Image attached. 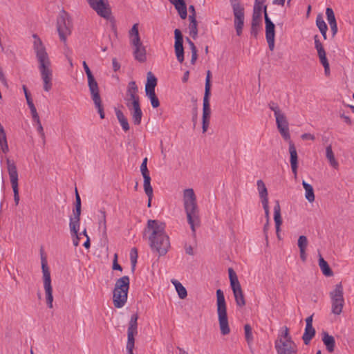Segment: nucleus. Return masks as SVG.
I'll use <instances>...</instances> for the list:
<instances>
[{
  "mask_svg": "<svg viewBox=\"0 0 354 354\" xmlns=\"http://www.w3.org/2000/svg\"><path fill=\"white\" fill-rule=\"evenodd\" d=\"M149 234V246L160 256L165 255L170 248L169 238L165 233V224L158 220H149L144 235Z\"/></svg>",
  "mask_w": 354,
  "mask_h": 354,
  "instance_id": "obj_1",
  "label": "nucleus"
},
{
  "mask_svg": "<svg viewBox=\"0 0 354 354\" xmlns=\"http://www.w3.org/2000/svg\"><path fill=\"white\" fill-rule=\"evenodd\" d=\"M32 37L35 39L33 48L39 64L38 68L44 84L43 88L45 91L48 92L53 87L51 62L46 47L40 38L36 34H34Z\"/></svg>",
  "mask_w": 354,
  "mask_h": 354,
  "instance_id": "obj_2",
  "label": "nucleus"
},
{
  "mask_svg": "<svg viewBox=\"0 0 354 354\" xmlns=\"http://www.w3.org/2000/svg\"><path fill=\"white\" fill-rule=\"evenodd\" d=\"M183 205L187 223L190 225L193 235L195 236L196 227L201 225V218L196 196L193 189L188 188L183 191Z\"/></svg>",
  "mask_w": 354,
  "mask_h": 354,
  "instance_id": "obj_3",
  "label": "nucleus"
},
{
  "mask_svg": "<svg viewBox=\"0 0 354 354\" xmlns=\"http://www.w3.org/2000/svg\"><path fill=\"white\" fill-rule=\"evenodd\" d=\"M216 306L221 333L223 335H227L230 333V328L227 314L226 301L223 292L221 289L216 290Z\"/></svg>",
  "mask_w": 354,
  "mask_h": 354,
  "instance_id": "obj_4",
  "label": "nucleus"
},
{
  "mask_svg": "<svg viewBox=\"0 0 354 354\" xmlns=\"http://www.w3.org/2000/svg\"><path fill=\"white\" fill-rule=\"evenodd\" d=\"M129 288V278L128 276L122 277L116 281L113 292V302L115 308H120L125 305Z\"/></svg>",
  "mask_w": 354,
  "mask_h": 354,
  "instance_id": "obj_5",
  "label": "nucleus"
},
{
  "mask_svg": "<svg viewBox=\"0 0 354 354\" xmlns=\"http://www.w3.org/2000/svg\"><path fill=\"white\" fill-rule=\"evenodd\" d=\"M277 354H297V346L292 340L289 329L285 326L284 331L274 342Z\"/></svg>",
  "mask_w": 354,
  "mask_h": 354,
  "instance_id": "obj_6",
  "label": "nucleus"
},
{
  "mask_svg": "<svg viewBox=\"0 0 354 354\" xmlns=\"http://www.w3.org/2000/svg\"><path fill=\"white\" fill-rule=\"evenodd\" d=\"M73 22L70 15L64 10H62L57 18V30L60 40L66 44L68 36L71 34Z\"/></svg>",
  "mask_w": 354,
  "mask_h": 354,
  "instance_id": "obj_7",
  "label": "nucleus"
},
{
  "mask_svg": "<svg viewBox=\"0 0 354 354\" xmlns=\"http://www.w3.org/2000/svg\"><path fill=\"white\" fill-rule=\"evenodd\" d=\"M331 299V313L339 315L342 313L344 306V290L342 283L335 285L333 291L329 293Z\"/></svg>",
  "mask_w": 354,
  "mask_h": 354,
  "instance_id": "obj_8",
  "label": "nucleus"
},
{
  "mask_svg": "<svg viewBox=\"0 0 354 354\" xmlns=\"http://www.w3.org/2000/svg\"><path fill=\"white\" fill-rule=\"evenodd\" d=\"M41 269L47 306L49 308H52L53 307V288L51 285L50 273L47 266L46 258H41Z\"/></svg>",
  "mask_w": 354,
  "mask_h": 354,
  "instance_id": "obj_9",
  "label": "nucleus"
},
{
  "mask_svg": "<svg viewBox=\"0 0 354 354\" xmlns=\"http://www.w3.org/2000/svg\"><path fill=\"white\" fill-rule=\"evenodd\" d=\"M228 273L236 304L239 307H243L245 305V299L237 275L232 268L228 269Z\"/></svg>",
  "mask_w": 354,
  "mask_h": 354,
  "instance_id": "obj_10",
  "label": "nucleus"
},
{
  "mask_svg": "<svg viewBox=\"0 0 354 354\" xmlns=\"http://www.w3.org/2000/svg\"><path fill=\"white\" fill-rule=\"evenodd\" d=\"M234 17V28L238 36L242 34L244 26V8L241 5L240 0H230Z\"/></svg>",
  "mask_w": 354,
  "mask_h": 354,
  "instance_id": "obj_11",
  "label": "nucleus"
},
{
  "mask_svg": "<svg viewBox=\"0 0 354 354\" xmlns=\"http://www.w3.org/2000/svg\"><path fill=\"white\" fill-rule=\"evenodd\" d=\"M6 162L10 183L13 190L15 203V205H18L19 202V195L18 185V172L17 167L15 163L13 161L10 160L9 158H7Z\"/></svg>",
  "mask_w": 354,
  "mask_h": 354,
  "instance_id": "obj_12",
  "label": "nucleus"
},
{
  "mask_svg": "<svg viewBox=\"0 0 354 354\" xmlns=\"http://www.w3.org/2000/svg\"><path fill=\"white\" fill-rule=\"evenodd\" d=\"M138 319L137 313L131 315L127 330V350L129 354H133L135 339L134 336L138 333Z\"/></svg>",
  "mask_w": 354,
  "mask_h": 354,
  "instance_id": "obj_13",
  "label": "nucleus"
},
{
  "mask_svg": "<svg viewBox=\"0 0 354 354\" xmlns=\"http://www.w3.org/2000/svg\"><path fill=\"white\" fill-rule=\"evenodd\" d=\"M263 12L266 23V37L268 44L269 49L272 51L274 48L275 26L268 17L266 6L263 8Z\"/></svg>",
  "mask_w": 354,
  "mask_h": 354,
  "instance_id": "obj_14",
  "label": "nucleus"
},
{
  "mask_svg": "<svg viewBox=\"0 0 354 354\" xmlns=\"http://www.w3.org/2000/svg\"><path fill=\"white\" fill-rule=\"evenodd\" d=\"M90 7L101 17L107 20L111 19V9L107 0H97L91 3Z\"/></svg>",
  "mask_w": 354,
  "mask_h": 354,
  "instance_id": "obj_15",
  "label": "nucleus"
},
{
  "mask_svg": "<svg viewBox=\"0 0 354 354\" xmlns=\"http://www.w3.org/2000/svg\"><path fill=\"white\" fill-rule=\"evenodd\" d=\"M315 48L317 51V55L319 59L320 63L324 68L325 74L328 75L330 73V66L328 59L326 58V51L321 41L319 39L318 35L314 36Z\"/></svg>",
  "mask_w": 354,
  "mask_h": 354,
  "instance_id": "obj_16",
  "label": "nucleus"
},
{
  "mask_svg": "<svg viewBox=\"0 0 354 354\" xmlns=\"http://www.w3.org/2000/svg\"><path fill=\"white\" fill-rule=\"evenodd\" d=\"M275 118L277 129L283 138L286 141L290 140L288 122L285 114L283 113Z\"/></svg>",
  "mask_w": 354,
  "mask_h": 354,
  "instance_id": "obj_17",
  "label": "nucleus"
},
{
  "mask_svg": "<svg viewBox=\"0 0 354 354\" xmlns=\"http://www.w3.org/2000/svg\"><path fill=\"white\" fill-rule=\"evenodd\" d=\"M130 44L133 48V55L135 59L142 63L145 62L147 59V50L142 41L131 42Z\"/></svg>",
  "mask_w": 354,
  "mask_h": 354,
  "instance_id": "obj_18",
  "label": "nucleus"
},
{
  "mask_svg": "<svg viewBox=\"0 0 354 354\" xmlns=\"http://www.w3.org/2000/svg\"><path fill=\"white\" fill-rule=\"evenodd\" d=\"M175 35V53L178 61L182 63L184 60L183 37L179 29L174 30Z\"/></svg>",
  "mask_w": 354,
  "mask_h": 354,
  "instance_id": "obj_19",
  "label": "nucleus"
},
{
  "mask_svg": "<svg viewBox=\"0 0 354 354\" xmlns=\"http://www.w3.org/2000/svg\"><path fill=\"white\" fill-rule=\"evenodd\" d=\"M138 88L135 81H131L129 82L127 89V93L124 98H129L133 100V104H139L140 98L138 95Z\"/></svg>",
  "mask_w": 354,
  "mask_h": 354,
  "instance_id": "obj_20",
  "label": "nucleus"
},
{
  "mask_svg": "<svg viewBox=\"0 0 354 354\" xmlns=\"http://www.w3.org/2000/svg\"><path fill=\"white\" fill-rule=\"evenodd\" d=\"M289 142V152L290 155V162L291 165V169L292 173L295 174V176H297V168H298V156L297 152L296 150V147L291 140H288Z\"/></svg>",
  "mask_w": 354,
  "mask_h": 354,
  "instance_id": "obj_21",
  "label": "nucleus"
},
{
  "mask_svg": "<svg viewBox=\"0 0 354 354\" xmlns=\"http://www.w3.org/2000/svg\"><path fill=\"white\" fill-rule=\"evenodd\" d=\"M210 115H211V109L209 101L203 100V132L205 133L207 131V129L209 125L210 121Z\"/></svg>",
  "mask_w": 354,
  "mask_h": 354,
  "instance_id": "obj_22",
  "label": "nucleus"
},
{
  "mask_svg": "<svg viewBox=\"0 0 354 354\" xmlns=\"http://www.w3.org/2000/svg\"><path fill=\"white\" fill-rule=\"evenodd\" d=\"M84 69L87 75L88 78V85L89 88L90 92H94L96 90L99 89L97 82H96L94 76L93 75L89 67L88 66L86 62L85 61L82 63Z\"/></svg>",
  "mask_w": 354,
  "mask_h": 354,
  "instance_id": "obj_23",
  "label": "nucleus"
},
{
  "mask_svg": "<svg viewBox=\"0 0 354 354\" xmlns=\"http://www.w3.org/2000/svg\"><path fill=\"white\" fill-rule=\"evenodd\" d=\"M322 342L326 346V350L328 353H333L335 351V340L333 336L329 335L326 331H323L322 333Z\"/></svg>",
  "mask_w": 354,
  "mask_h": 354,
  "instance_id": "obj_24",
  "label": "nucleus"
},
{
  "mask_svg": "<svg viewBox=\"0 0 354 354\" xmlns=\"http://www.w3.org/2000/svg\"><path fill=\"white\" fill-rule=\"evenodd\" d=\"M91 95V98L95 104V107L97 109V111L100 114V118H104V113L103 106L102 104V100L100 95V91L96 90L94 92H90Z\"/></svg>",
  "mask_w": 354,
  "mask_h": 354,
  "instance_id": "obj_25",
  "label": "nucleus"
},
{
  "mask_svg": "<svg viewBox=\"0 0 354 354\" xmlns=\"http://www.w3.org/2000/svg\"><path fill=\"white\" fill-rule=\"evenodd\" d=\"M80 214L73 213V215L70 217L69 228L71 235H77L80 230Z\"/></svg>",
  "mask_w": 354,
  "mask_h": 354,
  "instance_id": "obj_26",
  "label": "nucleus"
},
{
  "mask_svg": "<svg viewBox=\"0 0 354 354\" xmlns=\"http://www.w3.org/2000/svg\"><path fill=\"white\" fill-rule=\"evenodd\" d=\"M132 120L135 125H139L141 123L142 111L140 108V104H133V108L131 111Z\"/></svg>",
  "mask_w": 354,
  "mask_h": 354,
  "instance_id": "obj_27",
  "label": "nucleus"
},
{
  "mask_svg": "<svg viewBox=\"0 0 354 354\" xmlns=\"http://www.w3.org/2000/svg\"><path fill=\"white\" fill-rule=\"evenodd\" d=\"M257 189L259 194V197L261 198V203H263L268 202V190L266 187L264 182L262 180H258L257 182Z\"/></svg>",
  "mask_w": 354,
  "mask_h": 354,
  "instance_id": "obj_28",
  "label": "nucleus"
},
{
  "mask_svg": "<svg viewBox=\"0 0 354 354\" xmlns=\"http://www.w3.org/2000/svg\"><path fill=\"white\" fill-rule=\"evenodd\" d=\"M319 266L325 276L331 277L333 275V272L330 269L328 263L324 260L321 254L319 255Z\"/></svg>",
  "mask_w": 354,
  "mask_h": 354,
  "instance_id": "obj_29",
  "label": "nucleus"
},
{
  "mask_svg": "<svg viewBox=\"0 0 354 354\" xmlns=\"http://www.w3.org/2000/svg\"><path fill=\"white\" fill-rule=\"evenodd\" d=\"M157 85V78L153 74L149 71L147 73V80L145 85V92L149 91H155V87Z\"/></svg>",
  "mask_w": 354,
  "mask_h": 354,
  "instance_id": "obj_30",
  "label": "nucleus"
},
{
  "mask_svg": "<svg viewBox=\"0 0 354 354\" xmlns=\"http://www.w3.org/2000/svg\"><path fill=\"white\" fill-rule=\"evenodd\" d=\"M315 335V329L313 326H306L304 333L302 336V339L306 345H308L310 340Z\"/></svg>",
  "mask_w": 354,
  "mask_h": 354,
  "instance_id": "obj_31",
  "label": "nucleus"
},
{
  "mask_svg": "<svg viewBox=\"0 0 354 354\" xmlns=\"http://www.w3.org/2000/svg\"><path fill=\"white\" fill-rule=\"evenodd\" d=\"M326 156L328 159L330 165L335 169H337L339 167V163L335 158V155L332 150L331 145H328L326 149Z\"/></svg>",
  "mask_w": 354,
  "mask_h": 354,
  "instance_id": "obj_32",
  "label": "nucleus"
},
{
  "mask_svg": "<svg viewBox=\"0 0 354 354\" xmlns=\"http://www.w3.org/2000/svg\"><path fill=\"white\" fill-rule=\"evenodd\" d=\"M116 117L124 131L129 130V124L127 118L124 116V113L119 109L115 110Z\"/></svg>",
  "mask_w": 354,
  "mask_h": 354,
  "instance_id": "obj_33",
  "label": "nucleus"
},
{
  "mask_svg": "<svg viewBox=\"0 0 354 354\" xmlns=\"http://www.w3.org/2000/svg\"><path fill=\"white\" fill-rule=\"evenodd\" d=\"M302 185L305 189V197L310 202L312 203L315 201L314 189L311 185L303 180Z\"/></svg>",
  "mask_w": 354,
  "mask_h": 354,
  "instance_id": "obj_34",
  "label": "nucleus"
},
{
  "mask_svg": "<svg viewBox=\"0 0 354 354\" xmlns=\"http://www.w3.org/2000/svg\"><path fill=\"white\" fill-rule=\"evenodd\" d=\"M274 220L276 228H279L282 223V219L281 216V208L278 201L275 202L274 207Z\"/></svg>",
  "mask_w": 354,
  "mask_h": 354,
  "instance_id": "obj_35",
  "label": "nucleus"
},
{
  "mask_svg": "<svg viewBox=\"0 0 354 354\" xmlns=\"http://www.w3.org/2000/svg\"><path fill=\"white\" fill-rule=\"evenodd\" d=\"M129 37L130 43L141 40L138 30V24L133 25L132 28L129 31Z\"/></svg>",
  "mask_w": 354,
  "mask_h": 354,
  "instance_id": "obj_36",
  "label": "nucleus"
},
{
  "mask_svg": "<svg viewBox=\"0 0 354 354\" xmlns=\"http://www.w3.org/2000/svg\"><path fill=\"white\" fill-rule=\"evenodd\" d=\"M210 78H211V72H210V71H207V77H206V80H205V94H204L203 100L209 101L210 88H211Z\"/></svg>",
  "mask_w": 354,
  "mask_h": 354,
  "instance_id": "obj_37",
  "label": "nucleus"
},
{
  "mask_svg": "<svg viewBox=\"0 0 354 354\" xmlns=\"http://www.w3.org/2000/svg\"><path fill=\"white\" fill-rule=\"evenodd\" d=\"M174 6H175V8L178 10V12L180 17L183 19H186V17L187 16V7H186L185 1L183 0V1L180 2L179 3L176 4Z\"/></svg>",
  "mask_w": 354,
  "mask_h": 354,
  "instance_id": "obj_38",
  "label": "nucleus"
},
{
  "mask_svg": "<svg viewBox=\"0 0 354 354\" xmlns=\"http://www.w3.org/2000/svg\"><path fill=\"white\" fill-rule=\"evenodd\" d=\"M173 284L175 286L176 290L180 299H185L187 296V292L185 288L178 281H172Z\"/></svg>",
  "mask_w": 354,
  "mask_h": 354,
  "instance_id": "obj_39",
  "label": "nucleus"
},
{
  "mask_svg": "<svg viewBox=\"0 0 354 354\" xmlns=\"http://www.w3.org/2000/svg\"><path fill=\"white\" fill-rule=\"evenodd\" d=\"M146 95L150 99L151 106L153 108H157L160 106V102L158 97L156 95L155 91H146Z\"/></svg>",
  "mask_w": 354,
  "mask_h": 354,
  "instance_id": "obj_40",
  "label": "nucleus"
},
{
  "mask_svg": "<svg viewBox=\"0 0 354 354\" xmlns=\"http://www.w3.org/2000/svg\"><path fill=\"white\" fill-rule=\"evenodd\" d=\"M142 176L144 178V183H143L144 190H145L146 195H149V194H150L151 192H153V188L151 185V177H150L149 174L143 175Z\"/></svg>",
  "mask_w": 354,
  "mask_h": 354,
  "instance_id": "obj_41",
  "label": "nucleus"
},
{
  "mask_svg": "<svg viewBox=\"0 0 354 354\" xmlns=\"http://www.w3.org/2000/svg\"><path fill=\"white\" fill-rule=\"evenodd\" d=\"M261 29V22L252 21L250 33L253 37H254L255 38L257 37V35Z\"/></svg>",
  "mask_w": 354,
  "mask_h": 354,
  "instance_id": "obj_42",
  "label": "nucleus"
},
{
  "mask_svg": "<svg viewBox=\"0 0 354 354\" xmlns=\"http://www.w3.org/2000/svg\"><path fill=\"white\" fill-rule=\"evenodd\" d=\"M100 213L102 214V218L99 221V226L102 229V234L103 236H106V212L104 210H101Z\"/></svg>",
  "mask_w": 354,
  "mask_h": 354,
  "instance_id": "obj_43",
  "label": "nucleus"
},
{
  "mask_svg": "<svg viewBox=\"0 0 354 354\" xmlns=\"http://www.w3.org/2000/svg\"><path fill=\"white\" fill-rule=\"evenodd\" d=\"M138 259V250L136 248H133L130 252V259L131 263V270L133 272L137 263Z\"/></svg>",
  "mask_w": 354,
  "mask_h": 354,
  "instance_id": "obj_44",
  "label": "nucleus"
},
{
  "mask_svg": "<svg viewBox=\"0 0 354 354\" xmlns=\"http://www.w3.org/2000/svg\"><path fill=\"white\" fill-rule=\"evenodd\" d=\"M316 25L318 27V28H319V30H320L321 32H322L327 31V30H328L327 25L325 23V21H324L323 17L320 15H319L317 17Z\"/></svg>",
  "mask_w": 354,
  "mask_h": 354,
  "instance_id": "obj_45",
  "label": "nucleus"
},
{
  "mask_svg": "<svg viewBox=\"0 0 354 354\" xmlns=\"http://www.w3.org/2000/svg\"><path fill=\"white\" fill-rule=\"evenodd\" d=\"M73 213L81 214V198L77 189H75V207L73 209Z\"/></svg>",
  "mask_w": 354,
  "mask_h": 354,
  "instance_id": "obj_46",
  "label": "nucleus"
},
{
  "mask_svg": "<svg viewBox=\"0 0 354 354\" xmlns=\"http://www.w3.org/2000/svg\"><path fill=\"white\" fill-rule=\"evenodd\" d=\"M245 339L248 343H250L253 340V336L252 333V328L249 324L244 326Z\"/></svg>",
  "mask_w": 354,
  "mask_h": 354,
  "instance_id": "obj_47",
  "label": "nucleus"
},
{
  "mask_svg": "<svg viewBox=\"0 0 354 354\" xmlns=\"http://www.w3.org/2000/svg\"><path fill=\"white\" fill-rule=\"evenodd\" d=\"M326 15L329 24L336 23L335 14L332 8H327L326 10Z\"/></svg>",
  "mask_w": 354,
  "mask_h": 354,
  "instance_id": "obj_48",
  "label": "nucleus"
},
{
  "mask_svg": "<svg viewBox=\"0 0 354 354\" xmlns=\"http://www.w3.org/2000/svg\"><path fill=\"white\" fill-rule=\"evenodd\" d=\"M298 247L299 250H306L308 245L307 237L304 235H301L298 239Z\"/></svg>",
  "mask_w": 354,
  "mask_h": 354,
  "instance_id": "obj_49",
  "label": "nucleus"
},
{
  "mask_svg": "<svg viewBox=\"0 0 354 354\" xmlns=\"http://www.w3.org/2000/svg\"><path fill=\"white\" fill-rule=\"evenodd\" d=\"M268 106H269V108L274 112L275 118L283 113L281 111V110L277 103H275L274 102H270L268 104Z\"/></svg>",
  "mask_w": 354,
  "mask_h": 354,
  "instance_id": "obj_50",
  "label": "nucleus"
},
{
  "mask_svg": "<svg viewBox=\"0 0 354 354\" xmlns=\"http://www.w3.org/2000/svg\"><path fill=\"white\" fill-rule=\"evenodd\" d=\"M189 34L194 38L196 39L198 35L197 23L189 24Z\"/></svg>",
  "mask_w": 354,
  "mask_h": 354,
  "instance_id": "obj_51",
  "label": "nucleus"
},
{
  "mask_svg": "<svg viewBox=\"0 0 354 354\" xmlns=\"http://www.w3.org/2000/svg\"><path fill=\"white\" fill-rule=\"evenodd\" d=\"M0 151L7 153L9 151L7 139L0 140Z\"/></svg>",
  "mask_w": 354,
  "mask_h": 354,
  "instance_id": "obj_52",
  "label": "nucleus"
},
{
  "mask_svg": "<svg viewBox=\"0 0 354 354\" xmlns=\"http://www.w3.org/2000/svg\"><path fill=\"white\" fill-rule=\"evenodd\" d=\"M23 90H24L25 97H26L28 106L34 105L32 100L30 96V93L28 92V91L25 85L23 86Z\"/></svg>",
  "mask_w": 354,
  "mask_h": 354,
  "instance_id": "obj_53",
  "label": "nucleus"
},
{
  "mask_svg": "<svg viewBox=\"0 0 354 354\" xmlns=\"http://www.w3.org/2000/svg\"><path fill=\"white\" fill-rule=\"evenodd\" d=\"M29 108L30 109L33 120L36 121V120H40L35 105L30 106Z\"/></svg>",
  "mask_w": 354,
  "mask_h": 354,
  "instance_id": "obj_54",
  "label": "nucleus"
},
{
  "mask_svg": "<svg viewBox=\"0 0 354 354\" xmlns=\"http://www.w3.org/2000/svg\"><path fill=\"white\" fill-rule=\"evenodd\" d=\"M35 122L37 123V131H38V133H39L41 137L43 139H44L45 133H44V129H43V127L41 125V123L40 122V120H36Z\"/></svg>",
  "mask_w": 354,
  "mask_h": 354,
  "instance_id": "obj_55",
  "label": "nucleus"
},
{
  "mask_svg": "<svg viewBox=\"0 0 354 354\" xmlns=\"http://www.w3.org/2000/svg\"><path fill=\"white\" fill-rule=\"evenodd\" d=\"M252 21L261 22V12H253Z\"/></svg>",
  "mask_w": 354,
  "mask_h": 354,
  "instance_id": "obj_56",
  "label": "nucleus"
},
{
  "mask_svg": "<svg viewBox=\"0 0 354 354\" xmlns=\"http://www.w3.org/2000/svg\"><path fill=\"white\" fill-rule=\"evenodd\" d=\"M263 3L255 1L253 12H261Z\"/></svg>",
  "mask_w": 354,
  "mask_h": 354,
  "instance_id": "obj_57",
  "label": "nucleus"
},
{
  "mask_svg": "<svg viewBox=\"0 0 354 354\" xmlns=\"http://www.w3.org/2000/svg\"><path fill=\"white\" fill-rule=\"evenodd\" d=\"M263 205V207L265 210V214H266V221H269V206H268V203H262Z\"/></svg>",
  "mask_w": 354,
  "mask_h": 354,
  "instance_id": "obj_58",
  "label": "nucleus"
},
{
  "mask_svg": "<svg viewBox=\"0 0 354 354\" xmlns=\"http://www.w3.org/2000/svg\"><path fill=\"white\" fill-rule=\"evenodd\" d=\"M301 138L304 140H314L315 139V137L314 136V135L308 133L302 134Z\"/></svg>",
  "mask_w": 354,
  "mask_h": 354,
  "instance_id": "obj_59",
  "label": "nucleus"
},
{
  "mask_svg": "<svg viewBox=\"0 0 354 354\" xmlns=\"http://www.w3.org/2000/svg\"><path fill=\"white\" fill-rule=\"evenodd\" d=\"M117 257H118L117 254H115V259H114L113 263V269L122 271V268L121 266L118 263Z\"/></svg>",
  "mask_w": 354,
  "mask_h": 354,
  "instance_id": "obj_60",
  "label": "nucleus"
},
{
  "mask_svg": "<svg viewBox=\"0 0 354 354\" xmlns=\"http://www.w3.org/2000/svg\"><path fill=\"white\" fill-rule=\"evenodd\" d=\"M330 27V30H331V32H332V36L333 37H335V35L337 34V22L336 23H334V24H329Z\"/></svg>",
  "mask_w": 354,
  "mask_h": 354,
  "instance_id": "obj_61",
  "label": "nucleus"
},
{
  "mask_svg": "<svg viewBox=\"0 0 354 354\" xmlns=\"http://www.w3.org/2000/svg\"><path fill=\"white\" fill-rule=\"evenodd\" d=\"M140 171H141V174L142 176L149 174V171L148 170L147 165H144V164H141V165H140Z\"/></svg>",
  "mask_w": 354,
  "mask_h": 354,
  "instance_id": "obj_62",
  "label": "nucleus"
},
{
  "mask_svg": "<svg viewBox=\"0 0 354 354\" xmlns=\"http://www.w3.org/2000/svg\"><path fill=\"white\" fill-rule=\"evenodd\" d=\"M112 64H113V71H117L120 69V64L117 62V59L116 58H113V60H112Z\"/></svg>",
  "mask_w": 354,
  "mask_h": 354,
  "instance_id": "obj_63",
  "label": "nucleus"
},
{
  "mask_svg": "<svg viewBox=\"0 0 354 354\" xmlns=\"http://www.w3.org/2000/svg\"><path fill=\"white\" fill-rule=\"evenodd\" d=\"M124 100H125V104H126V106H127V108L131 111L132 109L133 108V100H129V98H124Z\"/></svg>",
  "mask_w": 354,
  "mask_h": 354,
  "instance_id": "obj_64",
  "label": "nucleus"
}]
</instances>
